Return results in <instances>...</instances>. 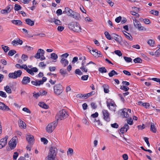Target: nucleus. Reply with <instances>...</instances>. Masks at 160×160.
<instances>
[{"instance_id": "obj_52", "label": "nucleus", "mask_w": 160, "mask_h": 160, "mask_svg": "<svg viewBox=\"0 0 160 160\" xmlns=\"http://www.w3.org/2000/svg\"><path fill=\"white\" fill-rule=\"evenodd\" d=\"M104 34H105V35L106 38L108 39V40L111 39V36L108 32H107V31L105 32H104Z\"/></svg>"}, {"instance_id": "obj_51", "label": "nucleus", "mask_w": 160, "mask_h": 160, "mask_svg": "<svg viewBox=\"0 0 160 160\" xmlns=\"http://www.w3.org/2000/svg\"><path fill=\"white\" fill-rule=\"evenodd\" d=\"M39 92L40 96H42L46 95L47 93V92L46 91L43 90H41Z\"/></svg>"}, {"instance_id": "obj_34", "label": "nucleus", "mask_w": 160, "mask_h": 160, "mask_svg": "<svg viewBox=\"0 0 160 160\" xmlns=\"http://www.w3.org/2000/svg\"><path fill=\"white\" fill-rule=\"evenodd\" d=\"M39 105L41 107L45 109H48V106L46 105L43 102H40L39 103Z\"/></svg>"}, {"instance_id": "obj_55", "label": "nucleus", "mask_w": 160, "mask_h": 160, "mask_svg": "<svg viewBox=\"0 0 160 160\" xmlns=\"http://www.w3.org/2000/svg\"><path fill=\"white\" fill-rule=\"evenodd\" d=\"M120 89L123 90L124 91H127L129 89V88L128 87L124 86H121Z\"/></svg>"}, {"instance_id": "obj_37", "label": "nucleus", "mask_w": 160, "mask_h": 160, "mask_svg": "<svg viewBox=\"0 0 160 160\" xmlns=\"http://www.w3.org/2000/svg\"><path fill=\"white\" fill-rule=\"evenodd\" d=\"M13 8V7L12 5H9L5 9L7 11V12L9 13L12 9Z\"/></svg>"}, {"instance_id": "obj_32", "label": "nucleus", "mask_w": 160, "mask_h": 160, "mask_svg": "<svg viewBox=\"0 0 160 160\" xmlns=\"http://www.w3.org/2000/svg\"><path fill=\"white\" fill-rule=\"evenodd\" d=\"M123 33L126 38L130 40H132V37L129 33H128L126 31H124Z\"/></svg>"}, {"instance_id": "obj_10", "label": "nucleus", "mask_w": 160, "mask_h": 160, "mask_svg": "<svg viewBox=\"0 0 160 160\" xmlns=\"http://www.w3.org/2000/svg\"><path fill=\"white\" fill-rule=\"evenodd\" d=\"M107 106L108 108L111 110L115 112L117 106L114 102L111 101L110 102L107 103Z\"/></svg>"}, {"instance_id": "obj_2", "label": "nucleus", "mask_w": 160, "mask_h": 160, "mask_svg": "<svg viewBox=\"0 0 160 160\" xmlns=\"http://www.w3.org/2000/svg\"><path fill=\"white\" fill-rule=\"evenodd\" d=\"M69 28L73 31L80 32H81V28L80 24L76 22L70 23L68 25Z\"/></svg>"}, {"instance_id": "obj_50", "label": "nucleus", "mask_w": 160, "mask_h": 160, "mask_svg": "<svg viewBox=\"0 0 160 160\" xmlns=\"http://www.w3.org/2000/svg\"><path fill=\"white\" fill-rule=\"evenodd\" d=\"M104 87V92L105 93H108L109 92L108 90V86L107 85H103Z\"/></svg>"}, {"instance_id": "obj_43", "label": "nucleus", "mask_w": 160, "mask_h": 160, "mask_svg": "<svg viewBox=\"0 0 160 160\" xmlns=\"http://www.w3.org/2000/svg\"><path fill=\"white\" fill-rule=\"evenodd\" d=\"M89 50V52H90V53L92 54L95 57L97 56V49H92V51H91V50Z\"/></svg>"}, {"instance_id": "obj_22", "label": "nucleus", "mask_w": 160, "mask_h": 160, "mask_svg": "<svg viewBox=\"0 0 160 160\" xmlns=\"http://www.w3.org/2000/svg\"><path fill=\"white\" fill-rule=\"evenodd\" d=\"M60 62L62 66L64 67H66L69 64V61L65 58H61Z\"/></svg>"}, {"instance_id": "obj_58", "label": "nucleus", "mask_w": 160, "mask_h": 160, "mask_svg": "<svg viewBox=\"0 0 160 160\" xmlns=\"http://www.w3.org/2000/svg\"><path fill=\"white\" fill-rule=\"evenodd\" d=\"M0 96L4 98H6L7 97V95L6 93L2 91H0Z\"/></svg>"}, {"instance_id": "obj_29", "label": "nucleus", "mask_w": 160, "mask_h": 160, "mask_svg": "<svg viewBox=\"0 0 160 160\" xmlns=\"http://www.w3.org/2000/svg\"><path fill=\"white\" fill-rule=\"evenodd\" d=\"M25 22L28 25L30 26H32L34 24V22L29 18L26 19Z\"/></svg>"}, {"instance_id": "obj_41", "label": "nucleus", "mask_w": 160, "mask_h": 160, "mask_svg": "<svg viewBox=\"0 0 160 160\" xmlns=\"http://www.w3.org/2000/svg\"><path fill=\"white\" fill-rule=\"evenodd\" d=\"M133 62L135 63H142V60L140 58H137L133 60Z\"/></svg>"}, {"instance_id": "obj_35", "label": "nucleus", "mask_w": 160, "mask_h": 160, "mask_svg": "<svg viewBox=\"0 0 160 160\" xmlns=\"http://www.w3.org/2000/svg\"><path fill=\"white\" fill-rule=\"evenodd\" d=\"M150 130L154 133L156 132L157 129L155 125L153 123H151L150 127Z\"/></svg>"}, {"instance_id": "obj_39", "label": "nucleus", "mask_w": 160, "mask_h": 160, "mask_svg": "<svg viewBox=\"0 0 160 160\" xmlns=\"http://www.w3.org/2000/svg\"><path fill=\"white\" fill-rule=\"evenodd\" d=\"M98 71L102 73H106L107 72L105 67L99 68L98 69Z\"/></svg>"}, {"instance_id": "obj_15", "label": "nucleus", "mask_w": 160, "mask_h": 160, "mask_svg": "<svg viewBox=\"0 0 160 160\" xmlns=\"http://www.w3.org/2000/svg\"><path fill=\"white\" fill-rule=\"evenodd\" d=\"M120 111L121 115L123 118H127L129 117V115L128 113V110L125 108L121 109Z\"/></svg>"}, {"instance_id": "obj_59", "label": "nucleus", "mask_w": 160, "mask_h": 160, "mask_svg": "<svg viewBox=\"0 0 160 160\" xmlns=\"http://www.w3.org/2000/svg\"><path fill=\"white\" fill-rule=\"evenodd\" d=\"M114 52L116 54H117V55H118L119 56H121L122 55V53L119 50H115Z\"/></svg>"}, {"instance_id": "obj_49", "label": "nucleus", "mask_w": 160, "mask_h": 160, "mask_svg": "<svg viewBox=\"0 0 160 160\" xmlns=\"http://www.w3.org/2000/svg\"><path fill=\"white\" fill-rule=\"evenodd\" d=\"M2 47L5 52H7L9 50V47L7 46L2 45Z\"/></svg>"}, {"instance_id": "obj_14", "label": "nucleus", "mask_w": 160, "mask_h": 160, "mask_svg": "<svg viewBox=\"0 0 160 160\" xmlns=\"http://www.w3.org/2000/svg\"><path fill=\"white\" fill-rule=\"evenodd\" d=\"M26 139L29 144H33L34 142V137L31 135H27L26 136Z\"/></svg>"}, {"instance_id": "obj_25", "label": "nucleus", "mask_w": 160, "mask_h": 160, "mask_svg": "<svg viewBox=\"0 0 160 160\" xmlns=\"http://www.w3.org/2000/svg\"><path fill=\"white\" fill-rule=\"evenodd\" d=\"M19 127L22 129H25L26 127V125L25 122L21 119L18 121Z\"/></svg>"}, {"instance_id": "obj_16", "label": "nucleus", "mask_w": 160, "mask_h": 160, "mask_svg": "<svg viewBox=\"0 0 160 160\" xmlns=\"http://www.w3.org/2000/svg\"><path fill=\"white\" fill-rule=\"evenodd\" d=\"M0 109L4 111H7L10 110L8 107L1 102H0Z\"/></svg>"}, {"instance_id": "obj_21", "label": "nucleus", "mask_w": 160, "mask_h": 160, "mask_svg": "<svg viewBox=\"0 0 160 160\" xmlns=\"http://www.w3.org/2000/svg\"><path fill=\"white\" fill-rule=\"evenodd\" d=\"M71 17H72L77 20H79L81 19L80 14L74 11H73Z\"/></svg>"}, {"instance_id": "obj_6", "label": "nucleus", "mask_w": 160, "mask_h": 160, "mask_svg": "<svg viewBox=\"0 0 160 160\" xmlns=\"http://www.w3.org/2000/svg\"><path fill=\"white\" fill-rule=\"evenodd\" d=\"M53 88L54 93L57 95H59L63 91L62 86L60 84H56Z\"/></svg>"}, {"instance_id": "obj_20", "label": "nucleus", "mask_w": 160, "mask_h": 160, "mask_svg": "<svg viewBox=\"0 0 160 160\" xmlns=\"http://www.w3.org/2000/svg\"><path fill=\"white\" fill-rule=\"evenodd\" d=\"M38 71V69L35 67L32 68L30 69L28 68L27 69V72L29 74L32 75H33L34 74L33 72H37Z\"/></svg>"}, {"instance_id": "obj_26", "label": "nucleus", "mask_w": 160, "mask_h": 160, "mask_svg": "<svg viewBox=\"0 0 160 160\" xmlns=\"http://www.w3.org/2000/svg\"><path fill=\"white\" fill-rule=\"evenodd\" d=\"M15 67L18 69H24L27 71L28 69V67L26 64H22L21 65L19 64H17L15 65Z\"/></svg>"}, {"instance_id": "obj_27", "label": "nucleus", "mask_w": 160, "mask_h": 160, "mask_svg": "<svg viewBox=\"0 0 160 160\" xmlns=\"http://www.w3.org/2000/svg\"><path fill=\"white\" fill-rule=\"evenodd\" d=\"M12 23L16 25L20 26L22 25V22L19 20H13L11 21Z\"/></svg>"}, {"instance_id": "obj_23", "label": "nucleus", "mask_w": 160, "mask_h": 160, "mask_svg": "<svg viewBox=\"0 0 160 160\" xmlns=\"http://www.w3.org/2000/svg\"><path fill=\"white\" fill-rule=\"evenodd\" d=\"M31 83L32 85L36 86H39L41 85H42L43 84L42 82V81H40V80L32 81Z\"/></svg>"}, {"instance_id": "obj_46", "label": "nucleus", "mask_w": 160, "mask_h": 160, "mask_svg": "<svg viewBox=\"0 0 160 160\" xmlns=\"http://www.w3.org/2000/svg\"><path fill=\"white\" fill-rule=\"evenodd\" d=\"M75 73L76 74H78L80 76L82 75L83 74L82 72L79 69H76L75 71Z\"/></svg>"}, {"instance_id": "obj_47", "label": "nucleus", "mask_w": 160, "mask_h": 160, "mask_svg": "<svg viewBox=\"0 0 160 160\" xmlns=\"http://www.w3.org/2000/svg\"><path fill=\"white\" fill-rule=\"evenodd\" d=\"M73 153V150L72 148H69L67 152V154L68 155H70L71 156H72Z\"/></svg>"}, {"instance_id": "obj_18", "label": "nucleus", "mask_w": 160, "mask_h": 160, "mask_svg": "<svg viewBox=\"0 0 160 160\" xmlns=\"http://www.w3.org/2000/svg\"><path fill=\"white\" fill-rule=\"evenodd\" d=\"M73 11L68 7H66L65 8L64 11H63V13L67 14L68 16H71Z\"/></svg>"}, {"instance_id": "obj_28", "label": "nucleus", "mask_w": 160, "mask_h": 160, "mask_svg": "<svg viewBox=\"0 0 160 160\" xmlns=\"http://www.w3.org/2000/svg\"><path fill=\"white\" fill-rule=\"evenodd\" d=\"M8 137V136H6L4 138H2L0 140V142L2 143L4 147L7 144Z\"/></svg>"}, {"instance_id": "obj_24", "label": "nucleus", "mask_w": 160, "mask_h": 160, "mask_svg": "<svg viewBox=\"0 0 160 160\" xmlns=\"http://www.w3.org/2000/svg\"><path fill=\"white\" fill-rule=\"evenodd\" d=\"M47 160H58L57 156L48 154L46 157Z\"/></svg>"}, {"instance_id": "obj_7", "label": "nucleus", "mask_w": 160, "mask_h": 160, "mask_svg": "<svg viewBox=\"0 0 160 160\" xmlns=\"http://www.w3.org/2000/svg\"><path fill=\"white\" fill-rule=\"evenodd\" d=\"M18 138L16 137H13L10 140L9 144L10 148L12 149H14L16 146Z\"/></svg>"}, {"instance_id": "obj_12", "label": "nucleus", "mask_w": 160, "mask_h": 160, "mask_svg": "<svg viewBox=\"0 0 160 160\" xmlns=\"http://www.w3.org/2000/svg\"><path fill=\"white\" fill-rule=\"evenodd\" d=\"M91 64L95 65V63L94 62L90 61L89 63H87L86 65H83L82 64V66H81L80 68V69L82 72H88V69L87 66L89 64Z\"/></svg>"}, {"instance_id": "obj_44", "label": "nucleus", "mask_w": 160, "mask_h": 160, "mask_svg": "<svg viewBox=\"0 0 160 160\" xmlns=\"http://www.w3.org/2000/svg\"><path fill=\"white\" fill-rule=\"evenodd\" d=\"M32 94L33 97L36 99H37L40 96L39 92H34Z\"/></svg>"}, {"instance_id": "obj_45", "label": "nucleus", "mask_w": 160, "mask_h": 160, "mask_svg": "<svg viewBox=\"0 0 160 160\" xmlns=\"http://www.w3.org/2000/svg\"><path fill=\"white\" fill-rule=\"evenodd\" d=\"M16 53V51L14 50H11L9 51L8 53V55L12 56Z\"/></svg>"}, {"instance_id": "obj_53", "label": "nucleus", "mask_w": 160, "mask_h": 160, "mask_svg": "<svg viewBox=\"0 0 160 160\" xmlns=\"http://www.w3.org/2000/svg\"><path fill=\"white\" fill-rule=\"evenodd\" d=\"M28 58V56L25 54H22V57L21 58L24 61H25L27 60Z\"/></svg>"}, {"instance_id": "obj_48", "label": "nucleus", "mask_w": 160, "mask_h": 160, "mask_svg": "<svg viewBox=\"0 0 160 160\" xmlns=\"http://www.w3.org/2000/svg\"><path fill=\"white\" fill-rule=\"evenodd\" d=\"M24 49L27 51H29L33 50V48L30 46L26 45L24 47Z\"/></svg>"}, {"instance_id": "obj_4", "label": "nucleus", "mask_w": 160, "mask_h": 160, "mask_svg": "<svg viewBox=\"0 0 160 160\" xmlns=\"http://www.w3.org/2000/svg\"><path fill=\"white\" fill-rule=\"evenodd\" d=\"M44 51L42 49H39L37 53L35 54L34 57L37 59H40L41 60H42L45 59V57L44 56Z\"/></svg>"}, {"instance_id": "obj_62", "label": "nucleus", "mask_w": 160, "mask_h": 160, "mask_svg": "<svg viewBox=\"0 0 160 160\" xmlns=\"http://www.w3.org/2000/svg\"><path fill=\"white\" fill-rule=\"evenodd\" d=\"M151 13L155 15L158 16L159 14V12L158 11L152 10L151 11Z\"/></svg>"}, {"instance_id": "obj_3", "label": "nucleus", "mask_w": 160, "mask_h": 160, "mask_svg": "<svg viewBox=\"0 0 160 160\" xmlns=\"http://www.w3.org/2000/svg\"><path fill=\"white\" fill-rule=\"evenodd\" d=\"M57 124V122H53L49 124L46 128L47 132L49 133L52 132L56 127Z\"/></svg>"}, {"instance_id": "obj_17", "label": "nucleus", "mask_w": 160, "mask_h": 160, "mask_svg": "<svg viewBox=\"0 0 160 160\" xmlns=\"http://www.w3.org/2000/svg\"><path fill=\"white\" fill-rule=\"evenodd\" d=\"M30 82V78L28 77L25 76L23 78L21 83L23 85H26L28 84Z\"/></svg>"}, {"instance_id": "obj_54", "label": "nucleus", "mask_w": 160, "mask_h": 160, "mask_svg": "<svg viewBox=\"0 0 160 160\" xmlns=\"http://www.w3.org/2000/svg\"><path fill=\"white\" fill-rule=\"evenodd\" d=\"M21 8V6L18 4H16L15 5L14 9L15 11H18Z\"/></svg>"}, {"instance_id": "obj_40", "label": "nucleus", "mask_w": 160, "mask_h": 160, "mask_svg": "<svg viewBox=\"0 0 160 160\" xmlns=\"http://www.w3.org/2000/svg\"><path fill=\"white\" fill-rule=\"evenodd\" d=\"M118 73L114 70H112L108 73V75L110 77H112L115 75H117Z\"/></svg>"}, {"instance_id": "obj_13", "label": "nucleus", "mask_w": 160, "mask_h": 160, "mask_svg": "<svg viewBox=\"0 0 160 160\" xmlns=\"http://www.w3.org/2000/svg\"><path fill=\"white\" fill-rule=\"evenodd\" d=\"M112 38L115 39L117 42L119 43H121L122 38L120 36L115 33H113L112 34Z\"/></svg>"}, {"instance_id": "obj_1", "label": "nucleus", "mask_w": 160, "mask_h": 160, "mask_svg": "<svg viewBox=\"0 0 160 160\" xmlns=\"http://www.w3.org/2000/svg\"><path fill=\"white\" fill-rule=\"evenodd\" d=\"M69 116L68 112L65 109H62L57 114L56 118L57 120H63Z\"/></svg>"}, {"instance_id": "obj_63", "label": "nucleus", "mask_w": 160, "mask_h": 160, "mask_svg": "<svg viewBox=\"0 0 160 160\" xmlns=\"http://www.w3.org/2000/svg\"><path fill=\"white\" fill-rule=\"evenodd\" d=\"M22 110L23 111L25 112H26L27 113H29V114H30L31 113V111H30V110L27 108H26V107L24 108H22Z\"/></svg>"}, {"instance_id": "obj_30", "label": "nucleus", "mask_w": 160, "mask_h": 160, "mask_svg": "<svg viewBox=\"0 0 160 160\" xmlns=\"http://www.w3.org/2000/svg\"><path fill=\"white\" fill-rule=\"evenodd\" d=\"M94 124L97 127H99L102 125V123L100 122L99 119H95Z\"/></svg>"}, {"instance_id": "obj_31", "label": "nucleus", "mask_w": 160, "mask_h": 160, "mask_svg": "<svg viewBox=\"0 0 160 160\" xmlns=\"http://www.w3.org/2000/svg\"><path fill=\"white\" fill-rule=\"evenodd\" d=\"M148 44L151 47H153L155 43V41L153 39H149L147 42Z\"/></svg>"}, {"instance_id": "obj_64", "label": "nucleus", "mask_w": 160, "mask_h": 160, "mask_svg": "<svg viewBox=\"0 0 160 160\" xmlns=\"http://www.w3.org/2000/svg\"><path fill=\"white\" fill-rule=\"evenodd\" d=\"M69 55L68 53H66L62 54L61 56V58H65L66 59L68 56Z\"/></svg>"}, {"instance_id": "obj_33", "label": "nucleus", "mask_w": 160, "mask_h": 160, "mask_svg": "<svg viewBox=\"0 0 160 160\" xmlns=\"http://www.w3.org/2000/svg\"><path fill=\"white\" fill-rule=\"evenodd\" d=\"M51 22H53L57 25H60L62 24V22L56 18H53L51 19Z\"/></svg>"}, {"instance_id": "obj_42", "label": "nucleus", "mask_w": 160, "mask_h": 160, "mask_svg": "<svg viewBox=\"0 0 160 160\" xmlns=\"http://www.w3.org/2000/svg\"><path fill=\"white\" fill-rule=\"evenodd\" d=\"M140 21H143L145 24H149L150 23V21L148 19L142 18L140 19Z\"/></svg>"}, {"instance_id": "obj_38", "label": "nucleus", "mask_w": 160, "mask_h": 160, "mask_svg": "<svg viewBox=\"0 0 160 160\" xmlns=\"http://www.w3.org/2000/svg\"><path fill=\"white\" fill-rule=\"evenodd\" d=\"M50 58L53 60H56L58 58V56L56 53H53L51 54Z\"/></svg>"}, {"instance_id": "obj_5", "label": "nucleus", "mask_w": 160, "mask_h": 160, "mask_svg": "<svg viewBox=\"0 0 160 160\" xmlns=\"http://www.w3.org/2000/svg\"><path fill=\"white\" fill-rule=\"evenodd\" d=\"M22 73L20 70L15 71L14 72L10 73L8 74V77L10 78L16 79L21 77Z\"/></svg>"}, {"instance_id": "obj_61", "label": "nucleus", "mask_w": 160, "mask_h": 160, "mask_svg": "<svg viewBox=\"0 0 160 160\" xmlns=\"http://www.w3.org/2000/svg\"><path fill=\"white\" fill-rule=\"evenodd\" d=\"M77 98H84L86 97V95H82L81 94H79L76 95Z\"/></svg>"}, {"instance_id": "obj_36", "label": "nucleus", "mask_w": 160, "mask_h": 160, "mask_svg": "<svg viewBox=\"0 0 160 160\" xmlns=\"http://www.w3.org/2000/svg\"><path fill=\"white\" fill-rule=\"evenodd\" d=\"M4 90L8 93H11L12 92V90L8 86H6L4 87Z\"/></svg>"}, {"instance_id": "obj_8", "label": "nucleus", "mask_w": 160, "mask_h": 160, "mask_svg": "<svg viewBox=\"0 0 160 160\" xmlns=\"http://www.w3.org/2000/svg\"><path fill=\"white\" fill-rule=\"evenodd\" d=\"M133 23L134 26L139 30L143 31L146 30V29L141 25V24L136 19L134 20L133 21Z\"/></svg>"}, {"instance_id": "obj_19", "label": "nucleus", "mask_w": 160, "mask_h": 160, "mask_svg": "<svg viewBox=\"0 0 160 160\" xmlns=\"http://www.w3.org/2000/svg\"><path fill=\"white\" fill-rule=\"evenodd\" d=\"M22 43L23 42L22 40H21L19 38H17L12 42V44L13 46H15L18 45V44L22 45Z\"/></svg>"}, {"instance_id": "obj_9", "label": "nucleus", "mask_w": 160, "mask_h": 160, "mask_svg": "<svg viewBox=\"0 0 160 160\" xmlns=\"http://www.w3.org/2000/svg\"><path fill=\"white\" fill-rule=\"evenodd\" d=\"M102 112L104 119L107 122H109L110 120V116L108 111L107 110L103 109L102 111Z\"/></svg>"}, {"instance_id": "obj_56", "label": "nucleus", "mask_w": 160, "mask_h": 160, "mask_svg": "<svg viewBox=\"0 0 160 160\" xmlns=\"http://www.w3.org/2000/svg\"><path fill=\"white\" fill-rule=\"evenodd\" d=\"M127 124L130 125H132L133 124V121L132 118H130L127 119Z\"/></svg>"}, {"instance_id": "obj_11", "label": "nucleus", "mask_w": 160, "mask_h": 160, "mask_svg": "<svg viewBox=\"0 0 160 160\" xmlns=\"http://www.w3.org/2000/svg\"><path fill=\"white\" fill-rule=\"evenodd\" d=\"M57 149L55 147H51L49 149L48 154L57 156Z\"/></svg>"}, {"instance_id": "obj_57", "label": "nucleus", "mask_w": 160, "mask_h": 160, "mask_svg": "<svg viewBox=\"0 0 160 160\" xmlns=\"http://www.w3.org/2000/svg\"><path fill=\"white\" fill-rule=\"evenodd\" d=\"M124 58L125 60L127 62H131L132 61V59L130 58L129 57H124Z\"/></svg>"}, {"instance_id": "obj_60", "label": "nucleus", "mask_w": 160, "mask_h": 160, "mask_svg": "<svg viewBox=\"0 0 160 160\" xmlns=\"http://www.w3.org/2000/svg\"><path fill=\"white\" fill-rule=\"evenodd\" d=\"M60 72L62 75H65L67 73L66 70L63 69H61L60 70Z\"/></svg>"}]
</instances>
